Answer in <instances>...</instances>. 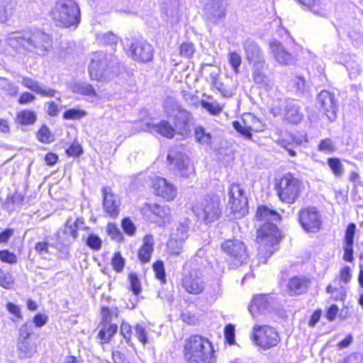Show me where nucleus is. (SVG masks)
<instances>
[{"mask_svg":"<svg viewBox=\"0 0 363 363\" xmlns=\"http://www.w3.org/2000/svg\"><path fill=\"white\" fill-rule=\"evenodd\" d=\"M154 250V239L151 235H147L143 238V244L139 249L138 257L140 262H150Z\"/></svg>","mask_w":363,"mask_h":363,"instance_id":"b1692460","label":"nucleus"},{"mask_svg":"<svg viewBox=\"0 0 363 363\" xmlns=\"http://www.w3.org/2000/svg\"><path fill=\"white\" fill-rule=\"evenodd\" d=\"M111 264L113 269L117 272H121L125 265V259L122 257L119 252L114 253L111 259Z\"/></svg>","mask_w":363,"mask_h":363,"instance_id":"37998d69","label":"nucleus"},{"mask_svg":"<svg viewBox=\"0 0 363 363\" xmlns=\"http://www.w3.org/2000/svg\"><path fill=\"white\" fill-rule=\"evenodd\" d=\"M343 259L346 262H352L353 260V244H345Z\"/></svg>","mask_w":363,"mask_h":363,"instance_id":"052dcab7","label":"nucleus"},{"mask_svg":"<svg viewBox=\"0 0 363 363\" xmlns=\"http://www.w3.org/2000/svg\"><path fill=\"white\" fill-rule=\"evenodd\" d=\"M32 332V323L29 321L25 323L19 328L18 340H25L26 339H29Z\"/></svg>","mask_w":363,"mask_h":363,"instance_id":"ea45409f","label":"nucleus"},{"mask_svg":"<svg viewBox=\"0 0 363 363\" xmlns=\"http://www.w3.org/2000/svg\"><path fill=\"white\" fill-rule=\"evenodd\" d=\"M130 54L132 59L139 62H147L153 58V48L145 40H137L130 46Z\"/></svg>","mask_w":363,"mask_h":363,"instance_id":"f8f14e48","label":"nucleus"},{"mask_svg":"<svg viewBox=\"0 0 363 363\" xmlns=\"http://www.w3.org/2000/svg\"><path fill=\"white\" fill-rule=\"evenodd\" d=\"M194 135L196 142L201 145H210L211 144V135L206 133L203 127H196L194 131Z\"/></svg>","mask_w":363,"mask_h":363,"instance_id":"2f4dec72","label":"nucleus"},{"mask_svg":"<svg viewBox=\"0 0 363 363\" xmlns=\"http://www.w3.org/2000/svg\"><path fill=\"white\" fill-rule=\"evenodd\" d=\"M18 352L21 358L30 357L37 352V347L29 339L18 340Z\"/></svg>","mask_w":363,"mask_h":363,"instance_id":"c756f323","label":"nucleus"},{"mask_svg":"<svg viewBox=\"0 0 363 363\" xmlns=\"http://www.w3.org/2000/svg\"><path fill=\"white\" fill-rule=\"evenodd\" d=\"M167 160L169 169L182 171V152L179 147L170 149Z\"/></svg>","mask_w":363,"mask_h":363,"instance_id":"bb28decb","label":"nucleus"},{"mask_svg":"<svg viewBox=\"0 0 363 363\" xmlns=\"http://www.w3.org/2000/svg\"><path fill=\"white\" fill-rule=\"evenodd\" d=\"M183 355L187 363H214L212 344L200 335H191L185 340Z\"/></svg>","mask_w":363,"mask_h":363,"instance_id":"20e7f679","label":"nucleus"},{"mask_svg":"<svg viewBox=\"0 0 363 363\" xmlns=\"http://www.w3.org/2000/svg\"><path fill=\"white\" fill-rule=\"evenodd\" d=\"M86 244L94 250H99L102 245V240L98 235L90 234L86 240Z\"/></svg>","mask_w":363,"mask_h":363,"instance_id":"79ce46f5","label":"nucleus"},{"mask_svg":"<svg viewBox=\"0 0 363 363\" xmlns=\"http://www.w3.org/2000/svg\"><path fill=\"white\" fill-rule=\"evenodd\" d=\"M37 138L43 143H50L54 140L50 129L45 125L37 132Z\"/></svg>","mask_w":363,"mask_h":363,"instance_id":"c9c22d12","label":"nucleus"},{"mask_svg":"<svg viewBox=\"0 0 363 363\" xmlns=\"http://www.w3.org/2000/svg\"><path fill=\"white\" fill-rule=\"evenodd\" d=\"M318 103L330 121H334L337 118L338 101L335 94L327 90L321 91L317 96Z\"/></svg>","mask_w":363,"mask_h":363,"instance_id":"9b49d317","label":"nucleus"},{"mask_svg":"<svg viewBox=\"0 0 363 363\" xmlns=\"http://www.w3.org/2000/svg\"><path fill=\"white\" fill-rule=\"evenodd\" d=\"M14 279L9 272H5L0 268V286L10 289L13 286Z\"/></svg>","mask_w":363,"mask_h":363,"instance_id":"4c0bfd02","label":"nucleus"},{"mask_svg":"<svg viewBox=\"0 0 363 363\" xmlns=\"http://www.w3.org/2000/svg\"><path fill=\"white\" fill-rule=\"evenodd\" d=\"M228 208L235 219L245 216L248 213L247 199L240 185L233 184L228 189Z\"/></svg>","mask_w":363,"mask_h":363,"instance_id":"6e6552de","label":"nucleus"},{"mask_svg":"<svg viewBox=\"0 0 363 363\" xmlns=\"http://www.w3.org/2000/svg\"><path fill=\"white\" fill-rule=\"evenodd\" d=\"M107 233L112 239L120 242L122 240L123 236L120 230L113 223H108L107 225Z\"/></svg>","mask_w":363,"mask_h":363,"instance_id":"09e8293b","label":"nucleus"},{"mask_svg":"<svg viewBox=\"0 0 363 363\" xmlns=\"http://www.w3.org/2000/svg\"><path fill=\"white\" fill-rule=\"evenodd\" d=\"M243 48L246 55V58L250 63H253L254 66L261 67L264 66V60L263 58L260 48L254 41L247 40L243 44Z\"/></svg>","mask_w":363,"mask_h":363,"instance_id":"dca6fc26","label":"nucleus"},{"mask_svg":"<svg viewBox=\"0 0 363 363\" xmlns=\"http://www.w3.org/2000/svg\"><path fill=\"white\" fill-rule=\"evenodd\" d=\"M47 113L50 116H56L60 113L61 108L54 101H48L45 104Z\"/></svg>","mask_w":363,"mask_h":363,"instance_id":"6e6d98bb","label":"nucleus"},{"mask_svg":"<svg viewBox=\"0 0 363 363\" xmlns=\"http://www.w3.org/2000/svg\"><path fill=\"white\" fill-rule=\"evenodd\" d=\"M201 104L203 108H205L212 115L218 116L223 111L222 107L218 104H213L205 101H201Z\"/></svg>","mask_w":363,"mask_h":363,"instance_id":"a18cd8bd","label":"nucleus"},{"mask_svg":"<svg viewBox=\"0 0 363 363\" xmlns=\"http://www.w3.org/2000/svg\"><path fill=\"white\" fill-rule=\"evenodd\" d=\"M66 152L70 156H79L82 153V148L78 144H72L67 150Z\"/></svg>","mask_w":363,"mask_h":363,"instance_id":"774afa93","label":"nucleus"},{"mask_svg":"<svg viewBox=\"0 0 363 363\" xmlns=\"http://www.w3.org/2000/svg\"><path fill=\"white\" fill-rule=\"evenodd\" d=\"M328 164L336 177H340L344 172L343 165L338 158H329Z\"/></svg>","mask_w":363,"mask_h":363,"instance_id":"e433bc0d","label":"nucleus"},{"mask_svg":"<svg viewBox=\"0 0 363 363\" xmlns=\"http://www.w3.org/2000/svg\"><path fill=\"white\" fill-rule=\"evenodd\" d=\"M87 113L84 110L70 108L63 113V118L66 120H79L86 116Z\"/></svg>","mask_w":363,"mask_h":363,"instance_id":"f704fd0d","label":"nucleus"},{"mask_svg":"<svg viewBox=\"0 0 363 363\" xmlns=\"http://www.w3.org/2000/svg\"><path fill=\"white\" fill-rule=\"evenodd\" d=\"M356 225L354 223H350L347 225L345 235V244H353L354 236L355 233Z\"/></svg>","mask_w":363,"mask_h":363,"instance_id":"603ef678","label":"nucleus"},{"mask_svg":"<svg viewBox=\"0 0 363 363\" xmlns=\"http://www.w3.org/2000/svg\"><path fill=\"white\" fill-rule=\"evenodd\" d=\"M142 129L151 133L160 134L167 138H172L174 135V130L165 121H162L160 123H146Z\"/></svg>","mask_w":363,"mask_h":363,"instance_id":"4be33fe9","label":"nucleus"},{"mask_svg":"<svg viewBox=\"0 0 363 363\" xmlns=\"http://www.w3.org/2000/svg\"><path fill=\"white\" fill-rule=\"evenodd\" d=\"M6 44L23 54H36L43 56L52 46L49 35L40 30H28L9 33L5 39Z\"/></svg>","mask_w":363,"mask_h":363,"instance_id":"f03ea898","label":"nucleus"},{"mask_svg":"<svg viewBox=\"0 0 363 363\" xmlns=\"http://www.w3.org/2000/svg\"><path fill=\"white\" fill-rule=\"evenodd\" d=\"M222 249L239 264L245 262L248 257L245 245L239 240H226L223 243Z\"/></svg>","mask_w":363,"mask_h":363,"instance_id":"ddd939ff","label":"nucleus"},{"mask_svg":"<svg viewBox=\"0 0 363 363\" xmlns=\"http://www.w3.org/2000/svg\"><path fill=\"white\" fill-rule=\"evenodd\" d=\"M6 309L9 311V313L14 315L17 318H23L21 315V308L17 305L11 302H9L6 304Z\"/></svg>","mask_w":363,"mask_h":363,"instance_id":"0e129e2a","label":"nucleus"},{"mask_svg":"<svg viewBox=\"0 0 363 363\" xmlns=\"http://www.w3.org/2000/svg\"><path fill=\"white\" fill-rule=\"evenodd\" d=\"M269 306V296L267 295H257L252 300L248 310L253 316L258 313H264Z\"/></svg>","mask_w":363,"mask_h":363,"instance_id":"393cba45","label":"nucleus"},{"mask_svg":"<svg viewBox=\"0 0 363 363\" xmlns=\"http://www.w3.org/2000/svg\"><path fill=\"white\" fill-rule=\"evenodd\" d=\"M269 47L274 60L279 64L289 65L294 62L293 55L285 49L280 42L274 40L270 43Z\"/></svg>","mask_w":363,"mask_h":363,"instance_id":"6ab92c4d","label":"nucleus"},{"mask_svg":"<svg viewBox=\"0 0 363 363\" xmlns=\"http://www.w3.org/2000/svg\"><path fill=\"white\" fill-rule=\"evenodd\" d=\"M152 269L155 272L156 278L162 284L166 283V274L163 262L161 260L155 262L152 265Z\"/></svg>","mask_w":363,"mask_h":363,"instance_id":"58836bf2","label":"nucleus"},{"mask_svg":"<svg viewBox=\"0 0 363 363\" xmlns=\"http://www.w3.org/2000/svg\"><path fill=\"white\" fill-rule=\"evenodd\" d=\"M101 329L99 330L97 337L100 339L101 345L108 342L113 335L116 333L118 326L116 324L101 323Z\"/></svg>","mask_w":363,"mask_h":363,"instance_id":"a878e982","label":"nucleus"},{"mask_svg":"<svg viewBox=\"0 0 363 363\" xmlns=\"http://www.w3.org/2000/svg\"><path fill=\"white\" fill-rule=\"evenodd\" d=\"M183 322L191 325H194L198 323L199 319L194 313L188 311L186 313H183Z\"/></svg>","mask_w":363,"mask_h":363,"instance_id":"680f3d73","label":"nucleus"},{"mask_svg":"<svg viewBox=\"0 0 363 363\" xmlns=\"http://www.w3.org/2000/svg\"><path fill=\"white\" fill-rule=\"evenodd\" d=\"M49 242L45 241L38 242L35 245V252L44 258L50 255L49 252Z\"/></svg>","mask_w":363,"mask_h":363,"instance_id":"de8ad7c7","label":"nucleus"},{"mask_svg":"<svg viewBox=\"0 0 363 363\" xmlns=\"http://www.w3.org/2000/svg\"><path fill=\"white\" fill-rule=\"evenodd\" d=\"M303 189L302 182L294 174L287 173L281 178L277 186V196L284 203H294L301 196Z\"/></svg>","mask_w":363,"mask_h":363,"instance_id":"0eeeda50","label":"nucleus"},{"mask_svg":"<svg viewBox=\"0 0 363 363\" xmlns=\"http://www.w3.org/2000/svg\"><path fill=\"white\" fill-rule=\"evenodd\" d=\"M255 69L252 73V78L254 82L258 84L261 88L267 89L272 87V82L263 72V67L259 65L254 66Z\"/></svg>","mask_w":363,"mask_h":363,"instance_id":"c85d7f7f","label":"nucleus"},{"mask_svg":"<svg viewBox=\"0 0 363 363\" xmlns=\"http://www.w3.org/2000/svg\"><path fill=\"white\" fill-rule=\"evenodd\" d=\"M128 279L130 283L132 291L135 295H138L140 293L141 287L138 276L134 273H130L128 276Z\"/></svg>","mask_w":363,"mask_h":363,"instance_id":"8fccbe9b","label":"nucleus"},{"mask_svg":"<svg viewBox=\"0 0 363 363\" xmlns=\"http://www.w3.org/2000/svg\"><path fill=\"white\" fill-rule=\"evenodd\" d=\"M103 206L107 214L111 217H116L119 213L120 199L117 194L113 193L109 186L102 189Z\"/></svg>","mask_w":363,"mask_h":363,"instance_id":"4468645a","label":"nucleus"},{"mask_svg":"<svg viewBox=\"0 0 363 363\" xmlns=\"http://www.w3.org/2000/svg\"><path fill=\"white\" fill-rule=\"evenodd\" d=\"M121 333L128 342L131 337V326L128 323L123 322L121 325Z\"/></svg>","mask_w":363,"mask_h":363,"instance_id":"e2e57ef3","label":"nucleus"},{"mask_svg":"<svg viewBox=\"0 0 363 363\" xmlns=\"http://www.w3.org/2000/svg\"><path fill=\"white\" fill-rule=\"evenodd\" d=\"M35 99V96L29 93V92H23L18 99V103L20 104H27L33 101Z\"/></svg>","mask_w":363,"mask_h":363,"instance_id":"69168bd1","label":"nucleus"},{"mask_svg":"<svg viewBox=\"0 0 363 363\" xmlns=\"http://www.w3.org/2000/svg\"><path fill=\"white\" fill-rule=\"evenodd\" d=\"M147 208L151 213L161 218H164L169 213L168 208H166L164 206H160L156 203L147 204Z\"/></svg>","mask_w":363,"mask_h":363,"instance_id":"a19ab883","label":"nucleus"},{"mask_svg":"<svg viewBox=\"0 0 363 363\" xmlns=\"http://www.w3.org/2000/svg\"><path fill=\"white\" fill-rule=\"evenodd\" d=\"M225 338L230 345L235 343V328L232 324H228L224 329Z\"/></svg>","mask_w":363,"mask_h":363,"instance_id":"5fc2aeb1","label":"nucleus"},{"mask_svg":"<svg viewBox=\"0 0 363 363\" xmlns=\"http://www.w3.org/2000/svg\"><path fill=\"white\" fill-rule=\"evenodd\" d=\"M318 150L325 153H333L336 151L337 147L335 143L330 138L321 140L318 145Z\"/></svg>","mask_w":363,"mask_h":363,"instance_id":"72a5a7b5","label":"nucleus"},{"mask_svg":"<svg viewBox=\"0 0 363 363\" xmlns=\"http://www.w3.org/2000/svg\"><path fill=\"white\" fill-rule=\"evenodd\" d=\"M121 68L117 57L111 53L97 51L91 55L89 72L92 79H108L118 74Z\"/></svg>","mask_w":363,"mask_h":363,"instance_id":"7ed1b4c3","label":"nucleus"},{"mask_svg":"<svg viewBox=\"0 0 363 363\" xmlns=\"http://www.w3.org/2000/svg\"><path fill=\"white\" fill-rule=\"evenodd\" d=\"M311 285V280L305 276H296L290 279L287 289L291 296L305 294Z\"/></svg>","mask_w":363,"mask_h":363,"instance_id":"aec40b11","label":"nucleus"},{"mask_svg":"<svg viewBox=\"0 0 363 363\" xmlns=\"http://www.w3.org/2000/svg\"><path fill=\"white\" fill-rule=\"evenodd\" d=\"M153 188L157 195L167 201H172L177 196L176 187L164 178L157 177L153 181Z\"/></svg>","mask_w":363,"mask_h":363,"instance_id":"2eb2a0df","label":"nucleus"},{"mask_svg":"<svg viewBox=\"0 0 363 363\" xmlns=\"http://www.w3.org/2000/svg\"><path fill=\"white\" fill-rule=\"evenodd\" d=\"M135 333L138 340L143 345H145L147 342L146 330L141 325L137 324L135 326Z\"/></svg>","mask_w":363,"mask_h":363,"instance_id":"864d4df0","label":"nucleus"},{"mask_svg":"<svg viewBox=\"0 0 363 363\" xmlns=\"http://www.w3.org/2000/svg\"><path fill=\"white\" fill-rule=\"evenodd\" d=\"M9 3L0 0V21L5 22L9 16L11 15V8L7 9Z\"/></svg>","mask_w":363,"mask_h":363,"instance_id":"3c124183","label":"nucleus"},{"mask_svg":"<svg viewBox=\"0 0 363 363\" xmlns=\"http://www.w3.org/2000/svg\"><path fill=\"white\" fill-rule=\"evenodd\" d=\"M50 16L55 24L62 28L77 26L80 22V10L73 0H57Z\"/></svg>","mask_w":363,"mask_h":363,"instance_id":"39448f33","label":"nucleus"},{"mask_svg":"<svg viewBox=\"0 0 363 363\" xmlns=\"http://www.w3.org/2000/svg\"><path fill=\"white\" fill-rule=\"evenodd\" d=\"M122 228L123 230L129 235H134L135 227L134 223L128 218H124L122 221Z\"/></svg>","mask_w":363,"mask_h":363,"instance_id":"13d9d810","label":"nucleus"},{"mask_svg":"<svg viewBox=\"0 0 363 363\" xmlns=\"http://www.w3.org/2000/svg\"><path fill=\"white\" fill-rule=\"evenodd\" d=\"M298 220L306 231L311 233L318 231L322 223L320 213L314 207L301 209L298 213Z\"/></svg>","mask_w":363,"mask_h":363,"instance_id":"9d476101","label":"nucleus"},{"mask_svg":"<svg viewBox=\"0 0 363 363\" xmlns=\"http://www.w3.org/2000/svg\"><path fill=\"white\" fill-rule=\"evenodd\" d=\"M74 91L84 96H96L94 87L87 83H77L74 86Z\"/></svg>","mask_w":363,"mask_h":363,"instance_id":"473e14b6","label":"nucleus"},{"mask_svg":"<svg viewBox=\"0 0 363 363\" xmlns=\"http://www.w3.org/2000/svg\"><path fill=\"white\" fill-rule=\"evenodd\" d=\"M183 287L189 294H199L205 287V283L201 277V274L198 271L191 272L183 280Z\"/></svg>","mask_w":363,"mask_h":363,"instance_id":"a211bd4d","label":"nucleus"},{"mask_svg":"<svg viewBox=\"0 0 363 363\" xmlns=\"http://www.w3.org/2000/svg\"><path fill=\"white\" fill-rule=\"evenodd\" d=\"M0 259L9 264H14L17 262L16 256L8 250L0 251Z\"/></svg>","mask_w":363,"mask_h":363,"instance_id":"4d7b16f0","label":"nucleus"},{"mask_svg":"<svg viewBox=\"0 0 363 363\" xmlns=\"http://www.w3.org/2000/svg\"><path fill=\"white\" fill-rule=\"evenodd\" d=\"M252 331L255 343L264 350L277 346L280 341L278 333L271 326L256 324L253 326Z\"/></svg>","mask_w":363,"mask_h":363,"instance_id":"1a4fd4ad","label":"nucleus"},{"mask_svg":"<svg viewBox=\"0 0 363 363\" xmlns=\"http://www.w3.org/2000/svg\"><path fill=\"white\" fill-rule=\"evenodd\" d=\"M301 106L298 101H289L285 106L284 119L289 123L296 124L303 119Z\"/></svg>","mask_w":363,"mask_h":363,"instance_id":"5701e85b","label":"nucleus"},{"mask_svg":"<svg viewBox=\"0 0 363 363\" xmlns=\"http://www.w3.org/2000/svg\"><path fill=\"white\" fill-rule=\"evenodd\" d=\"M233 128L239 133L245 139L252 140V134L251 131H259L260 127L259 125H250L247 123H243L242 124L237 121H235L232 123Z\"/></svg>","mask_w":363,"mask_h":363,"instance_id":"cd10ccee","label":"nucleus"},{"mask_svg":"<svg viewBox=\"0 0 363 363\" xmlns=\"http://www.w3.org/2000/svg\"><path fill=\"white\" fill-rule=\"evenodd\" d=\"M37 119V116L33 111L29 110H23L16 114V122L21 125L33 124Z\"/></svg>","mask_w":363,"mask_h":363,"instance_id":"7c9ffc66","label":"nucleus"},{"mask_svg":"<svg viewBox=\"0 0 363 363\" xmlns=\"http://www.w3.org/2000/svg\"><path fill=\"white\" fill-rule=\"evenodd\" d=\"M191 211L196 218L205 224L213 223L221 216L220 201L218 196H208L192 204Z\"/></svg>","mask_w":363,"mask_h":363,"instance_id":"423d86ee","label":"nucleus"},{"mask_svg":"<svg viewBox=\"0 0 363 363\" xmlns=\"http://www.w3.org/2000/svg\"><path fill=\"white\" fill-rule=\"evenodd\" d=\"M21 84L25 87L45 97H54L56 93L55 89L47 86H43L37 80L33 79L28 77H24L22 78Z\"/></svg>","mask_w":363,"mask_h":363,"instance_id":"412c9836","label":"nucleus"},{"mask_svg":"<svg viewBox=\"0 0 363 363\" xmlns=\"http://www.w3.org/2000/svg\"><path fill=\"white\" fill-rule=\"evenodd\" d=\"M243 123H247L250 125H259L260 127L259 130H262V125L259 120L252 113H246L244 115L242 118Z\"/></svg>","mask_w":363,"mask_h":363,"instance_id":"bf43d9fd","label":"nucleus"},{"mask_svg":"<svg viewBox=\"0 0 363 363\" xmlns=\"http://www.w3.org/2000/svg\"><path fill=\"white\" fill-rule=\"evenodd\" d=\"M112 359L114 363H129L125 354L118 351H113L112 352Z\"/></svg>","mask_w":363,"mask_h":363,"instance_id":"338daca9","label":"nucleus"},{"mask_svg":"<svg viewBox=\"0 0 363 363\" xmlns=\"http://www.w3.org/2000/svg\"><path fill=\"white\" fill-rule=\"evenodd\" d=\"M99 39L100 43L111 45H116L118 40V37L111 32L102 34Z\"/></svg>","mask_w":363,"mask_h":363,"instance_id":"49530a36","label":"nucleus"},{"mask_svg":"<svg viewBox=\"0 0 363 363\" xmlns=\"http://www.w3.org/2000/svg\"><path fill=\"white\" fill-rule=\"evenodd\" d=\"M228 61L234 72L237 74L239 72V67L242 62L240 55L236 52H230L228 54Z\"/></svg>","mask_w":363,"mask_h":363,"instance_id":"c03bdc74","label":"nucleus"},{"mask_svg":"<svg viewBox=\"0 0 363 363\" xmlns=\"http://www.w3.org/2000/svg\"><path fill=\"white\" fill-rule=\"evenodd\" d=\"M255 217L259 221H264L257 231V256L259 261L265 263L275 250L274 245L278 242V230L273 221L281 219L275 211L262 206L258 207Z\"/></svg>","mask_w":363,"mask_h":363,"instance_id":"f257e3e1","label":"nucleus"},{"mask_svg":"<svg viewBox=\"0 0 363 363\" xmlns=\"http://www.w3.org/2000/svg\"><path fill=\"white\" fill-rule=\"evenodd\" d=\"M78 236L77 229L74 228L70 220L66 222L64 229L57 230L55 234L56 246H69L71 245Z\"/></svg>","mask_w":363,"mask_h":363,"instance_id":"f3484780","label":"nucleus"}]
</instances>
